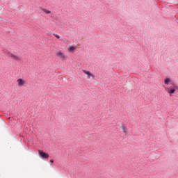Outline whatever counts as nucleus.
Here are the masks:
<instances>
[{"mask_svg": "<svg viewBox=\"0 0 178 178\" xmlns=\"http://www.w3.org/2000/svg\"><path fill=\"white\" fill-rule=\"evenodd\" d=\"M165 90L172 97V94H175L176 90H177V86L174 83H171L170 86L165 87Z\"/></svg>", "mask_w": 178, "mask_h": 178, "instance_id": "f257e3e1", "label": "nucleus"}, {"mask_svg": "<svg viewBox=\"0 0 178 178\" xmlns=\"http://www.w3.org/2000/svg\"><path fill=\"white\" fill-rule=\"evenodd\" d=\"M55 55L60 58L61 60H66V55L62 52V51H58L55 53Z\"/></svg>", "mask_w": 178, "mask_h": 178, "instance_id": "f03ea898", "label": "nucleus"}, {"mask_svg": "<svg viewBox=\"0 0 178 178\" xmlns=\"http://www.w3.org/2000/svg\"><path fill=\"white\" fill-rule=\"evenodd\" d=\"M38 153L39 156H40V158H42V159H47V158H49V154H48V153L44 152L43 151L41 150H39Z\"/></svg>", "mask_w": 178, "mask_h": 178, "instance_id": "7ed1b4c3", "label": "nucleus"}, {"mask_svg": "<svg viewBox=\"0 0 178 178\" xmlns=\"http://www.w3.org/2000/svg\"><path fill=\"white\" fill-rule=\"evenodd\" d=\"M19 87H23L24 84H26V81L22 79H19L17 80Z\"/></svg>", "mask_w": 178, "mask_h": 178, "instance_id": "20e7f679", "label": "nucleus"}, {"mask_svg": "<svg viewBox=\"0 0 178 178\" xmlns=\"http://www.w3.org/2000/svg\"><path fill=\"white\" fill-rule=\"evenodd\" d=\"M8 56H10V58H12V59H14V60H20V58H19V56L12 53L8 54Z\"/></svg>", "mask_w": 178, "mask_h": 178, "instance_id": "39448f33", "label": "nucleus"}, {"mask_svg": "<svg viewBox=\"0 0 178 178\" xmlns=\"http://www.w3.org/2000/svg\"><path fill=\"white\" fill-rule=\"evenodd\" d=\"M83 72L85 73V74H87L88 77H92V79H94V75H92L90 71L83 70Z\"/></svg>", "mask_w": 178, "mask_h": 178, "instance_id": "423d86ee", "label": "nucleus"}, {"mask_svg": "<svg viewBox=\"0 0 178 178\" xmlns=\"http://www.w3.org/2000/svg\"><path fill=\"white\" fill-rule=\"evenodd\" d=\"M171 83H172V82L170 80V79H169V78L165 79L164 81V84H165L166 86H168L169 84L170 85Z\"/></svg>", "mask_w": 178, "mask_h": 178, "instance_id": "0eeeda50", "label": "nucleus"}, {"mask_svg": "<svg viewBox=\"0 0 178 178\" xmlns=\"http://www.w3.org/2000/svg\"><path fill=\"white\" fill-rule=\"evenodd\" d=\"M42 12H44V13H45L46 15H49V13H51V11L46 8H42Z\"/></svg>", "mask_w": 178, "mask_h": 178, "instance_id": "6e6552de", "label": "nucleus"}, {"mask_svg": "<svg viewBox=\"0 0 178 178\" xmlns=\"http://www.w3.org/2000/svg\"><path fill=\"white\" fill-rule=\"evenodd\" d=\"M67 49H68L69 52H74L76 47L74 46H71Z\"/></svg>", "mask_w": 178, "mask_h": 178, "instance_id": "1a4fd4ad", "label": "nucleus"}, {"mask_svg": "<svg viewBox=\"0 0 178 178\" xmlns=\"http://www.w3.org/2000/svg\"><path fill=\"white\" fill-rule=\"evenodd\" d=\"M121 129L123 131V133H124V134H127V131H126V128L124 127V126H122Z\"/></svg>", "mask_w": 178, "mask_h": 178, "instance_id": "9d476101", "label": "nucleus"}, {"mask_svg": "<svg viewBox=\"0 0 178 178\" xmlns=\"http://www.w3.org/2000/svg\"><path fill=\"white\" fill-rule=\"evenodd\" d=\"M53 35H54V37H56V38H60V36H59V35L54 33Z\"/></svg>", "mask_w": 178, "mask_h": 178, "instance_id": "9b49d317", "label": "nucleus"}, {"mask_svg": "<svg viewBox=\"0 0 178 178\" xmlns=\"http://www.w3.org/2000/svg\"><path fill=\"white\" fill-rule=\"evenodd\" d=\"M0 9H1V10H3V6H0Z\"/></svg>", "mask_w": 178, "mask_h": 178, "instance_id": "f8f14e48", "label": "nucleus"}, {"mask_svg": "<svg viewBox=\"0 0 178 178\" xmlns=\"http://www.w3.org/2000/svg\"><path fill=\"white\" fill-rule=\"evenodd\" d=\"M50 162H51V163H54V159L50 160Z\"/></svg>", "mask_w": 178, "mask_h": 178, "instance_id": "ddd939ff", "label": "nucleus"}]
</instances>
